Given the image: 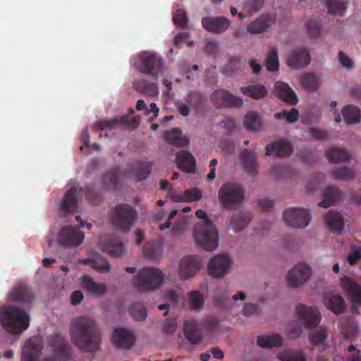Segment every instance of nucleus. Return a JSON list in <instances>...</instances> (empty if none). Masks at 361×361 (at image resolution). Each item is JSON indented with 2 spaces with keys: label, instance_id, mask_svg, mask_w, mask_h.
Instances as JSON below:
<instances>
[{
  "label": "nucleus",
  "instance_id": "nucleus-1",
  "mask_svg": "<svg viewBox=\"0 0 361 361\" xmlns=\"http://www.w3.org/2000/svg\"><path fill=\"white\" fill-rule=\"evenodd\" d=\"M69 334L72 343L82 353H95L101 347L100 330L90 317L80 316L73 319Z\"/></svg>",
  "mask_w": 361,
  "mask_h": 361
},
{
  "label": "nucleus",
  "instance_id": "nucleus-2",
  "mask_svg": "<svg viewBox=\"0 0 361 361\" xmlns=\"http://www.w3.org/2000/svg\"><path fill=\"white\" fill-rule=\"evenodd\" d=\"M195 215L202 221L195 225L193 235L196 243L206 250H214L219 245L218 231L206 212L197 209Z\"/></svg>",
  "mask_w": 361,
  "mask_h": 361
},
{
  "label": "nucleus",
  "instance_id": "nucleus-3",
  "mask_svg": "<svg viewBox=\"0 0 361 361\" xmlns=\"http://www.w3.org/2000/svg\"><path fill=\"white\" fill-rule=\"evenodd\" d=\"M0 324L9 334L17 335L30 325V317L24 310L14 305L0 308Z\"/></svg>",
  "mask_w": 361,
  "mask_h": 361
},
{
  "label": "nucleus",
  "instance_id": "nucleus-4",
  "mask_svg": "<svg viewBox=\"0 0 361 361\" xmlns=\"http://www.w3.org/2000/svg\"><path fill=\"white\" fill-rule=\"evenodd\" d=\"M78 188L71 186L65 193L61 202L60 209L65 214L73 213L78 206ZM83 192L85 198L92 204H98L102 201V196L99 192H96L92 185H86L84 188H80L79 192Z\"/></svg>",
  "mask_w": 361,
  "mask_h": 361
},
{
  "label": "nucleus",
  "instance_id": "nucleus-5",
  "mask_svg": "<svg viewBox=\"0 0 361 361\" xmlns=\"http://www.w3.org/2000/svg\"><path fill=\"white\" fill-rule=\"evenodd\" d=\"M112 225L118 230L128 232L137 218V212L131 206L120 204L116 206L109 213Z\"/></svg>",
  "mask_w": 361,
  "mask_h": 361
},
{
  "label": "nucleus",
  "instance_id": "nucleus-6",
  "mask_svg": "<svg viewBox=\"0 0 361 361\" xmlns=\"http://www.w3.org/2000/svg\"><path fill=\"white\" fill-rule=\"evenodd\" d=\"M163 66L161 57L149 51L139 53L134 62V66L139 72L156 78L163 72Z\"/></svg>",
  "mask_w": 361,
  "mask_h": 361
},
{
  "label": "nucleus",
  "instance_id": "nucleus-7",
  "mask_svg": "<svg viewBox=\"0 0 361 361\" xmlns=\"http://www.w3.org/2000/svg\"><path fill=\"white\" fill-rule=\"evenodd\" d=\"M164 281L162 272L154 267H144L135 278L134 283L140 290H152L160 287Z\"/></svg>",
  "mask_w": 361,
  "mask_h": 361
},
{
  "label": "nucleus",
  "instance_id": "nucleus-8",
  "mask_svg": "<svg viewBox=\"0 0 361 361\" xmlns=\"http://www.w3.org/2000/svg\"><path fill=\"white\" fill-rule=\"evenodd\" d=\"M245 198V190L236 183H224L218 191V199L224 208L240 204Z\"/></svg>",
  "mask_w": 361,
  "mask_h": 361
},
{
  "label": "nucleus",
  "instance_id": "nucleus-9",
  "mask_svg": "<svg viewBox=\"0 0 361 361\" xmlns=\"http://www.w3.org/2000/svg\"><path fill=\"white\" fill-rule=\"evenodd\" d=\"M283 219L287 225L302 228L310 224L311 215L307 209L290 208L284 211Z\"/></svg>",
  "mask_w": 361,
  "mask_h": 361
},
{
  "label": "nucleus",
  "instance_id": "nucleus-10",
  "mask_svg": "<svg viewBox=\"0 0 361 361\" xmlns=\"http://www.w3.org/2000/svg\"><path fill=\"white\" fill-rule=\"evenodd\" d=\"M231 264L232 259L229 256L217 255L208 264V274L214 278H221L228 272Z\"/></svg>",
  "mask_w": 361,
  "mask_h": 361
},
{
  "label": "nucleus",
  "instance_id": "nucleus-11",
  "mask_svg": "<svg viewBox=\"0 0 361 361\" xmlns=\"http://www.w3.org/2000/svg\"><path fill=\"white\" fill-rule=\"evenodd\" d=\"M211 100L217 108L240 107L243 104V101L240 97L235 96L223 89L213 92L211 95Z\"/></svg>",
  "mask_w": 361,
  "mask_h": 361
},
{
  "label": "nucleus",
  "instance_id": "nucleus-12",
  "mask_svg": "<svg viewBox=\"0 0 361 361\" xmlns=\"http://www.w3.org/2000/svg\"><path fill=\"white\" fill-rule=\"evenodd\" d=\"M85 235L84 233L71 226L63 227L59 235V241L61 245L66 247H77L80 245Z\"/></svg>",
  "mask_w": 361,
  "mask_h": 361
},
{
  "label": "nucleus",
  "instance_id": "nucleus-13",
  "mask_svg": "<svg viewBox=\"0 0 361 361\" xmlns=\"http://www.w3.org/2000/svg\"><path fill=\"white\" fill-rule=\"evenodd\" d=\"M341 286L353 304L351 307L352 312L357 314L358 309L355 305H361V286L348 276L341 279Z\"/></svg>",
  "mask_w": 361,
  "mask_h": 361
},
{
  "label": "nucleus",
  "instance_id": "nucleus-14",
  "mask_svg": "<svg viewBox=\"0 0 361 361\" xmlns=\"http://www.w3.org/2000/svg\"><path fill=\"white\" fill-rule=\"evenodd\" d=\"M311 273V269L307 264L300 263L288 271V282L290 286L297 287L306 282Z\"/></svg>",
  "mask_w": 361,
  "mask_h": 361
},
{
  "label": "nucleus",
  "instance_id": "nucleus-15",
  "mask_svg": "<svg viewBox=\"0 0 361 361\" xmlns=\"http://www.w3.org/2000/svg\"><path fill=\"white\" fill-rule=\"evenodd\" d=\"M201 266V261L198 257H184L179 267V276L181 279L185 280L194 276L199 271Z\"/></svg>",
  "mask_w": 361,
  "mask_h": 361
},
{
  "label": "nucleus",
  "instance_id": "nucleus-16",
  "mask_svg": "<svg viewBox=\"0 0 361 361\" xmlns=\"http://www.w3.org/2000/svg\"><path fill=\"white\" fill-rule=\"evenodd\" d=\"M296 312L299 319L302 322L307 328L316 327L320 322L319 313L317 309L298 305L296 307Z\"/></svg>",
  "mask_w": 361,
  "mask_h": 361
},
{
  "label": "nucleus",
  "instance_id": "nucleus-17",
  "mask_svg": "<svg viewBox=\"0 0 361 361\" xmlns=\"http://www.w3.org/2000/svg\"><path fill=\"white\" fill-rule=\"evenodd\" d=\"M276 16L273 13L261 15L247 26V31L250 34H259L266 32L275 23Z\"/></svg>",
  "mask_w": 361,
  "mask_h": 361
},
{
  "label": "nucleus",
  "instance_id": "nucleus-18",
  "mask_svg": "<svg viewBox=\"0 0 361 361\" xmlns=\"http://www.w3.org/2000/svg\"><path fill=\"white\" fill-rule=\"evenodd\" d=\"M231 25L230 20L226 17L207 16L202 18V27L213 33L224 32Z\"/></svg>",
  "mask_w": 361,
  "mask_h": 361
},
{
  "label": "nucleus",
  "instance_id": "nucleus-19",
  "mask_svg": "<svg viewBox=\"0 0 361 361\" xmlns=\"http://www.w3.org/2000/svg\"><path fill=\"white\" fill-rule=\"evenodd\" d=\"M112 341L118 348L129 349L135 343V336L130 330L118 328L113 332Z\"/></svg>",
  "mask_w": 361,
  "mask_h": 361
},
{
  "label": "nucleus",
  "instance_id": "nucleus-20",
  "mask_svg": "<svg viewBox=\"0 0 361 361\" xmlns=\"http://www.w3.org/2000/svg\"><path fill=\"white\" fill-rule=\"evenodd\" d=\"M51 345L54 353L61 360H68L72 358L73 349L65 338L56 336Z\"/></svg>",
  "mask_w": 361,
  "mask_h": 361
},
{
  "label": "nucleus",
  "instance_id": "nucleus-21",
  "mask_svg": "<svg viewBox=\"0 0 361 361\" xmlns=\"http://www.w3.org/2000/svg\"><path fill=\"white\" fill-rule=\"evenodd\" d=\"M310 59L309 52L303 48H299L291 52L287 59V64L295 69L302 68L310 62Z\"/></svg>",
  "mask_w": 361,
  "mask_h": 361
},
{
  "label": "nucleus",
  "instance_id": "nucleus-22",
  "mask_svg": "<svg viewBox=\"0 0 361 361\" xmlns=\"http://www.w3.org/2000/svg\"><path fill=\"white\" fill-rule=\"evenodd\" d=\"M199 322L195 319L185 321L183 332L186 339L192 344H197L202 341V334Z\"/></svg>",
  "mask_w": 361,
  "mask_h": 361
},
{
  "label": "nucleus",
  "instance_id": "nucleus-23",
  "mask_svg": "<svg viewBox=\"0 0 361 361\" xmlns=\"http://www.w3.org/2000/svg\"><path fill=\"white\" fill-rule=\"evenodd\" d=\"M8 298L11 301L20 303H30L33 301L35 297L26 285L20 284L10 292Z\"/></svg>",
  "mask_w": 361,
  "mask_h": 361
},
{
  "label": "nucleus",
  "instance_id": "nucleus-24",
  "mask_svg": "<svg viewBox=\"0 0 361 361\" xmlns=\"http://www.w3.org/2000/svg\"><path fill=\"white\" fill-rule=\"evenodd\" d=\"M324 303L329 310L336 314H342L346 307L345 301L341 295L329 292L324 293Z\"/></svg>",
  "mask_w": 361,
  "mask_h": 361
},
{
  "label": "nucleus",
  "instance_id": "nucleus-25",
  "mask_svg": "<svg viewBox=\"0 0 361 361\" xmlns=\"http://www.w3.org/2000/svg\"><path fill=\"white\" fill-rule=\"evenodd\" d=\"M176 164L181 171L186 173L194 172L196 167L195 157L188 151H181L176 154Z\"/></svg>",
  "mask_w": 361,
  "mask_h": 361
},
{
  "label": "nucleus",
  "instance_id": "nucleus-26",
  "mask_svg": "<svg viewBox=\"0 0 361 361\" xmlns=\"http://www.w3.org/2000/svg\"><path fill=\"white\" fill-rule=\"evenodd\" d=\"M274 93L281 100L290 104H296L298 97L295 92L287 84L276 82L274 84Z\"/></svg>",
  "mask_w": 361,
  "mask_h": 361
},
{
  "label": "nucleus",
  "instance_id": "nucleus-27",
  "mask_svg": "<svg viewBox=\"0 0 361 361\" xmlns=\"http://www.w3.org/2000/svg\"><path fill=\"white\" fill-rule=\"evenodd\" d=\"M342 191L336 186H328L322 192V200L318 204L319 207L328 208L341 200Z\"/></svg>",
  "mask_w": 361,
  "mask_h": 361
},
{
  "label": "nucleus",
  "instance_id": "nucleus-28",
  "mask_svg": "<svg viewBox=\"0 0 361 361\" xmlns=\"http://www.w3.org/2000/svg\"><path fill=\"white\" fill-rule=\"evenodd\" d=\"M293 147L291 145L285 140H279L267 146L266 155L270 156L275 152L279 157H286L291 154Z\"/></svg>",
  "mask_w": 361,
  "mask_h": 361
},
{
  "label": "nucleus",
  "instance_id": "nucleus-29",
  "mask_svg": "<svg viewBox=\"0 0 361 361\" xmlns=\"http://www.w3.org/2000/svg\"><path fill=\"white\" fill-rule=\"evenodd\" d=\"M120 123L125 126H130L129 118L126 116H124L121 117V119L114 118L110 120H99L94 123V128L101 132L111 131L112 130L116 129Z\"/></svg>",
  "mask_w": 361,
  "mask_h": 361
},
{
  "label": "nucleus",
  "instance_id": "nucleus-30",
  "mask_svg": "<svg viewBox=\"0 0 361 361\" xmlns=\"http://www.w3.org/2000/svg\"><path fill=\"white\" fill-rule=\"evenodd\" d=\"M252 216L248 212H239L233 214L230 220L231 228L235 232L243 230L251 221Z\"/></svg>",
  "mask_w": 361,
  "mask_h": 361
},
{
  "label": "nucleus",
  "instance_id": "nucleus-31",
  "mask_svg": "<svg viewBox=\"0 0 361 361\" xmlns=\"http://www.w3.org/2000/svg\"><path fill=\"white\" fill-rule=\"evenodd\" d=\"M135 90L140 94L155 97L159 94L157 85L147 80H136L133 83Z\"/></svg>",
  "mask_w": 361,
  "mask_h": 361
},
{
  "label": "nucleus",
  "instance_id": "nucleus-32",
  "mask_svg": "<svg viewBox=\"0 0 361 361\" xmlns=\"http://www.w3.org/2000/svg\"><path fill=\"white\" fill-rule=\"evenodd\" d=\"M324 221L329 229L334 232H341L344 222L342 215L335 211H329L324 216Z\"/></svg>",
  "mask_w": 361,
  "mask_h": 361
},
{
  "label": "nucleus",
  "instance_id": "nucleus-33",
  "mask_svg": "<svg viewBox=\"0 0 361 361\" xmlns=\"http://www.w3.org/2000/svg\"><path fill=\"white\" fill-rule=\"evenodd\" d=\"M240 160L244 169L250 174L257 173V164L253 151L243 150L240 154Z\"/></svg>",
  "mask_w": 361,
  "mask_h": 361
},
{
  "label": "nucleus",
  "instance_id": "nucleus-34",
  "mask_svg": "<svg viewBox=\"0 0 361 361\" xmlns=\"http://www.w3.org/2000/svg\"><path fill=\"white\" fill-rule=\"evenodd\" d=\"M82 286L88 291L96 295H102L106 291V286L104 283H98L94 281L92 277L84 276L81 280Z\"/></svg>",
  "mask_w": 361,
  "mask_h": 361
},
{
  "label": "nucleus",
  "instance_id": "nucleus-35",
  "mask_svg": "<svg viewBox=\"0 0 361 361\" xmlns=\"http://www.w3.org/2000/svg\"><path fill=\"white\" fill-rule=\"evenodd\" d=\"M181 135L182 130L180 128H173L171 131L166 133L164 139L169 144L176 146L189 145V139L186 137H182Z\"/></svg>",
  "mask_w": 361,
  "mask_h": 361
},
{
  "label": "nucleus",
  "instance_id": "nucleus-36",
  "mask_svg": "<svg viewBox=\"0 0 361 361\" xmlns=\"http://www.w3.org/2000/svg\"><path fill=\"white\" fill-rule=\"evenodd\" d=\"M329 162L338 164L345 162L350 159V154L343 148H331L326 152Z\"/></svg>",
  "mask_w": 361,
  "mask_h": 361
},
{
  "label": "nucleus",
  "instance_id": "nucleus-37",
  "mask_svg": "<svg viewBox=\"0 0 361 361\" xmlns=\"http://www.w3.org/2000/svg\"><path fill=\"white\" fill-rule=\"evenodd\" d=\"M240 92L243 94L248 96L254 99H262L265 97L268 93L265 86L260 84L242 87L240 88Z\"/></svg>",
  "mask_w": 361,
  "mask_h": 361
},
{
  "label": "nucleus",
  "instance_id": "nucleus-38",
  "mask_svg": "<svg viewBox=\"0 0 361 361\" xmlns=\"http://www.w3.org/2000/svg\"><path fill=\"white\" fill-rule=\"evenodd\" d=\"M282 342L283 338L278 334L271 336H259L257 338V345L262 348L279 347L282 344Z\"/></svg>",
  "mask_w": 361,
  "mask_h": 361
},
{
  "label": "nucleus",
  "instance_id": "nucleus-39",
  "mask_svg": "<svg viewBox=\"0 0 361 361\" xmlns=\"http://www.w3.org/2000/svg\"><path fill=\"white\" fill-rule=\"evenodd\" d=\"M153 163L150 161H139L137 166L133 169V174L137 181L145 180L150 174Z\"/></svg>",
  "mask_w": 361,
  "mask_h": 361
},
{
  "label": "nucleus",
  "instance_id": "nucleus-40",
  "mask_svg": "<svg viewBox=\"0 0 361 361\" xmlns=\"http://www.w3.org/2000/svg\"><path fill=\"white\" fill-rule=\"evenodd\" d=\"M342 113L345 122L348 124L356 123L360 121V111L355 106H345L343 108Z\"/></svg>",
  "mask_w": 361,
  "mask_h": 361
},
{
  "label": "nucleus",
  "instance_id": "nucleus-41",
  "mask_svg": "<svg viewBox=\"0 0 361 361\" xmlns=\"http://www.w3.org/2000/svg\"><path fill=\"white\" fill-rule=\"evenodd\" d=\"M326 6L329 13L343 16L347 8V2L344 0H327Z\"/></svg>",
  "mask_w": 361,
  "mask_h": 361
},
{
  "label": "nucleus",
  "instance_id": "nucleus-42",
  "mask_svg": "<svg viewBox=\"0 0 361 361\" xmlns=\"http://www.w3.org/2000/svg\"><path fill=\"white\" fill-rule=\"evenodd\" d=\"M281 361H306L304 353L298 350H286L278 355Z\"/></svg>",
  "mask_w": 361,
  "mask_h": 361
},
{
  "label": "nucleus",
  "instance_id": "nucleus-43",
  "mask_svg": "<svg viewBox=\"0 0 361 361\" xmlns=\"http://www.w3.org/2000/svg\"><path fill=\"white\" fill-rule=\"evenodd\" d=\"M331 176L337 180H351L355 178V172L348 167L336 168L330 172Z\"/></svg>",
  "mask_w": 361,
  "mask_h": 361
},
{
  "label": "nucleus",
  "instance_id": "nucleus-44",
  "mask_svg": "<svg viewBox=\"0 0 361 361\" xmlns=\"http://www.w3.org/2000/svg\"><path fill=\"white\" fill-rule=\"evenodd\" d=\"M244 125L245 128L249 130L257 131L262 128V121L256 113L250 111L245 116Z\"/></svg>",
  "mask_w": 361,
  "mask_h": 361
},
{
  "label": "nucleus",
  "instance_id": "nucleus-45",
  "mask_svg": "<svg viewBox=\"0 0 361 361\" xmlns=\"http://www.w3.org/2000/svg\"><path fill=\"white\" fill-rule=\"evenodd\" d=\"M104 250L112 257H119L124 251L123 243L120 239H111L105 245Z\"/></svg>",
  "mask_w": 361,
  "mask_h": 361
},
{
  "label": "nucleus",
  "instance_id": "nucleus-46",
  "mask_svg": "<svg viewBox=\"0 0 361 361\" xmlns=\"http://www.w3.org/2000/svg\"><path fill=\"white\" fill-rule=\"evenodd\" d=\"M120 169L114 167L108 171L103 176V183L108 189L114 188L119 178Z\"/></svg>",
  "mask_w": 361,
  "mask_h": 361
},
{
  "label": "nucleus",
  "instance_id": "nucleus-47",
  "mask_svg": "<svg viewBox=\"0 0 361 361\" xmlns=\"http://www.w3.org/2000/svg\"><path fill=\"white\" fill-rule=\"evenodd\" d=\"M302 87L310 91L316 90L319 85V78L314 73H309L303 75L300 80Z\"/></svg>",
  "mask_w": 361,
  "mask_h": 361
},
{
  "label": "nucleus",
  "instance_id": "nucleus-48",
  "mask_svg": "<svg viewBox=\"0 0 361 361\" xmlns=\"http://www.w3.org/2000/svg\"><path fill=\"white\" fill-rule=\"evenodd\" d=\"M202 193L200 189L197 188H192L186 190L183 195V197H175L174 200L177 202H196L201 199Z\"/></svg>",
  "mask_w": 361,
  "mask_h": 361
},
{
  "label": "nucleus",
  "instance_id": "nucleus-49",
  "mask_svg": "<svg viewBox=\"0 0 361 361\" xmlns=\"http://www.w3.org/2000/svg\"><path fill=\"white\" fill-rule=\"evenodd\" d=\"M244 68H245V62L242 61L240 58L238 56H233L230 58L224 70L228 73L233 74L242 71Z\"/></svg>",
  "mask_w": 361,
  "mask_h": 361
},
{
  "label": "nucleus",
  "instance_id": "nucleus-50",
  "mask_svg": "<svg viewBox=\"0 0 361 361\" xmlns=\"http://www.w3.org/2000/svg\"><path fill=\"white\" fill-rule=\"evenodd\" d=\"M39 350L32 342H27L22 353L23 361H35Z\"/></svg>",
  "mask_w": 361,
  "mask_h": 361
},
{
  "label": "nucleus",
  "instance_id": "nucleus-51",
  "mask_svg": "<svg viewBox=\"0 0 361 361\" xmlns=\"http://www.w3.org/2000/svg\"><path fill=\"white\" fill-rule=\"evenodd\" d=\"M130 314L137 321H143L147 317V310L145 307L139 302L133 303L129 309Z\"/></svg>",
  "mask_w": 361,
  "mask_h": 361
},
{
  "label": "nucleus",
  "instance_id": "nucleus-52",
  "mask_svg": "<svg viewBox=\"0 0 361 361\" xmlns=\"http://www.w3.org/2000/svg\"><path fill=\"white\" fill-rule=\"evenodd\" d=\"M265 66L269 71H276L279 69V57L277 51L272 49L268 54L265 60Z\"/></svg>",
  "mask_w": 361,
  "mask_h": 361
},
{
  "label": "nucleus",
  "instance_id": "nucleus-53",
  "mask_svg": "<svg viewBox=\"0 0 361 361\" xmlns=\"http://www.w3.org/2000/svg\"><path fill=\"white\" fill-rule=\"evenodd\" d=\"M187 102L192 108L198 111L200 108L203 107L204 99L199 92H191L188 97Z\"/></svg>",
  "mask_w": 361,
  "mask_h": 361
},
{
  "label": "nucleus",
  "instance_id": "nucleus-54",
  "mask_svg": "<svg viewBox=\"0 0 361 361\" xmlns=\"http://www.w3.org/2000/svg\"><path fill=\"white\" fill-rule=\"evenodd\" d=\"M264 0H247L244 4L245 10L250 16L259 11L264 6Z\"/></svg>",
  "mask_w": 361,
  "mask_h": 361
},
{
  "label": "nucleus",
  "instance_id": "nucleus-55",
  "mask_svg": "<svg viewBox=\"0 0 361 361\" xmlns=\"http://www.w3.org/2000/svg\"><path fill=\"white\" fill-rule=\"evenodd\" d=\"M326 338V330L322 327L318 330L312 331L309 336L310 341L313 345H318L325 341Z\"/></svg>",
  "mask_w": 361,
  "mask_h": 361
},
{
  "label": "nucleus",
  "instance_id": "nucleus-56",
  "mask_svg": "<svg viewBox=\"0 0 361 361\" xmlns=\"http://www.w3.org/2000/svg\"><path fill=\"white\" fill-rule=\"evenodd\" d=\"M306 27L309 36L311 38H317L321 34V25L319 22L310 20L306 23Z\"/></svg>",
  "mask_w": 361,
  "mask_h": 361
},
{
  "label": "nucleus",
  "instance_id": "nucleus-57",
  "mask_svg": "<svg viewBox=\"0 0 361 361\" xmlns=\"http://www.w3.org/2000/svg\"><path fill=\"white\" fill-rule=\"evenodd\" d=\"M190 305L192 309L198 310L203 307L204 299L199 291H192L190 294Z\"/></svg>",
  "mask_w": 361,
  "mask_h": 361
},
{
  "label": "nucleus",
  "instance_id": "nucleus-58",
  "mask_svg": "<svg viewBox=\"0 0 361 361\" xmlns=\"http://www.w3.org/2000/svg\"><path fill=\"white\" fill-rule=\"evenodd\" d=\"M173 23L180 27H185L188 25V18L185 10L179 8L173 16Z\"/></svg>",
  "mask_w": 361,
  "mask_h": 361
},
{
  "label": "nucleus",
  "instance_id": "nucleus-59",
  "mask_svg": "<svg viewBox=\"0 0 361 361\" xmlns=\"http://www.w3.org/2000/svg\"><path fill=\"white\" fill-rule=\"evenodd\" d=\"M92 267L99 272H107L110 269V265L106 259L102 258L99 259H94Z\"/></svg>",
  "mask_w": 361,
  "mask_h": 361
},
{
  "label": "nucleus",
  "instance_id": "nucleus-60",
  "mask_svg": "<svg viewBox=\"0 0 361 361\" xmlns=\"http://www.w3.org/2000/svg\"><path fill=\"white\" fill-rule=\"evenodd\" d=\"M274 170L276 173L281 172L280 174H278L279 178H290L292 176V169L288 165H277L274 167Z\"/></svg>",
  "mask_w": 361,
  "mask_h": 361
},
{
  "label": "nucleus",
  "instance_id": "nucleus-61",
  "mask_svg": "<svg viewBox=\"0 0 361 361\" xmlns=\"http://www.w3.org/2000/svg\"><path fill=\"white\" fill-rule=\"evenodd\" d=\"M177 328L176 319H166L163 324V331L166 334H173Z\"/></svg>",
  "mask_w": 361,
  "mask_h": 361
},
{
  "label": "nucleus",
  "instance_id": "nucleus-62",
  "mask_svg": "<svg viewBox=\"0 0 361 361\" xmlns=\"http://www.w3.org/2000/svg\"><path fill=\"white\" fill-rule=\"evenodd\" d=\"M310 132L312 137L317 140L326 139L329 136V133L326 130L319 128H312Z\"/></svg>",
  "mask_w": 361,
  "mask_h": 361
},
{
  "label": "nucleus",
  "instance_id": "nucleus-63",
  "mask_svg": "<svg viewBox=\"0 0 361 361\" xmlns=\"http://www.w3.org/2000/svg\"><path fill=\"white\" fill-rule=\"evenodd\" d=\"M164 298L165 300L177 304L180 296L174 290H169L164 293Z\"/></svg>",
  "mask_w": 361,
  "mask_h": 361
},
{
  "label": "nucleus",
  "instance_id": "nucleus-64",
  "mask_svg": "<svg viewBox=\"0 0 361 361\" xmlns=\"http://www.w3.org/2000/svg\"><path fill=\"white\" fill-rule=\"evenodd\" d=\"M258 312V305L252 303H247L244 305L242 312L245 316H250Z\"/></svg>",
  "mask_w": 361,
  "mask_h": 361
}]
</instances>
